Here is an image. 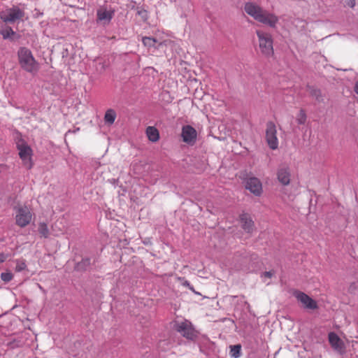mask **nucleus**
Here are the masks:
<instances>
[{
  "label": "nucleus",
  "mask_w": 358,
  "mask_h": 358,
  "mask_svg": "<svg viewBox=\"0 0 358 358\" xmlns=\"http://www.w3.org/2000/svg\"><path fill=\"white\" fill-rule=\"evenodd\" d=\"M329 342L331 348L342 354L345 351V344L339 336L334 332H330L328 335Z\"/></svg>",
  "instance_id": "nucleus-14"
},
{
  "label": "nucleus",
  "mask_w": 358,
  "mask_h": 358,
  "mask_svg": "<svg viewBox=\"0 0 358 358\" xmlns=\"http://www.w3.org/2000/svg\"><path fill=\"white\" fill-rule=\"evenodd\" d=\"M8 257V255L0 252V263L4 262Z\"/></svg>",
  "instance_id": "nucleus-28"
},
{
  "label": "nucleus",
  "mask_w": 358,
  "mask_h": 358,
  "mask_svg": "<svg viewBox=\"0 0 358 358\" xmlns=\"http://www.w3.org/2000/svg\"><path fill=\"white\" fill-rule=\"evenodd\" d=\"M38 232L41 236L48 238L49 236V229L48 225L45 222H40L38 224Z\"/></svg>",
  "instance_id": "nucleus-19"
},
{
  "label": "nucleus",
  "mask_w": 358,
  "mask_h": 358,
  "mask_svg": "<svg viewBox=\"0 0 358 358\" xmlns=\"http://www.w3.org/2000/svg\"><path fill=\"white\" fill-rule=\"evenodd\" d=\"M244 10L258 22L271 28H275L279 22V17L274 13L264 10L259 5L252 2L246 3L244 6Z\"/></svg>",
  "instance_id": "nucleus-1"
},
{
  "label": "nucleus",
  "mask_w": 358,
  "mask_h": 358,
  "mask_svg": "<svg viewBox=\"0 0 358 358\" xmlns=\"http://www.w3.org/2000/svg\"><path fill=\"white\" fill-rule=\"evenodd\" d=\"M307 116L304 110L301 109L296 115V122L299 124H304L306 122Z\"/></svg>",
  "instance_id": "nucleus-20"
},
{
  "label": "nucleus",
  "mask_w": 358,
  "mask_h": 358,
  "mask_svg": "<svg viewBox=\"0 0 358 358\" xmlns=\"http://www.w3.org/2000/svg\"><path fill=\"white\" fill-rule=\"evenodd\" d=\"M276 176L281 185L284 186L289 185L292 176L289 167L285 164L280 165L277 169Z\"/></svg>",
  "instance_id": "nucleus-11"
},
{
  "label": "nucleus",
  "mask_w": 358,
  "mask_h": 358,
  "mask_svg": "<svg viewBox=\"0 0 358 358\" xmlns=\"http://www.w3.org/2000/svg\"><path fill=\"white\" fill-rule=\"evenodd\" d=\"M142 42L145 47L151 48L154 47L157 43V40L152 37H143Z\"/></svg>",
  "instance_id": "nucleus-21"
},
{
  "label": "nucleus",
  "mask_w": 358,
  "mask_h": 358,
  "mask_svg": "<svg viewBox=\"0 0 358 358\" xmlns=\"http://www.w3.org/2000/svg\"><path fill=\"white\" fill-rule=\"evenodd\" d=\"M174 329L187 339L193 340L196 337V332L193 328L192 323L188 320L176 322Z\"/></svg>",
  "instance_id": "nucleus-6"
},
{
  "label": "nucleus",
  "mask_w": 358,
  "mask_h": 358,
  "mask_svg": "<svg viewBox=\"0 0 358 358\" xmlns=\"http://www.w3.org/2000/svg\"><path fill=\"white\" fill-rule=\"evenodd\" d=\"M138 14L142 17H147V12L145 10H138Z\"/></svg>",
  "instance_id": "nucleus-29"
},
{
  "label": "nucleus",
  "mask_w": 358,
  "mask_h": 358,
  "mask_svg": "<svg viewBox=\"0 0 358 358\" xmlns=\"http://www.w3.org/2000/svg\"><path fill=\"white\" fill-rule=\"evenodd\" d=\"M17 148L19 150V155L20 159L22 160L24 164L28 168L31 169L32 167L31 163V153L32 150L31 148L22 143L17 144Z\"/></svg>",
  "instance_id": "nucleus-10"
},
{
  "label": "nucleus",
  "mask_w": 358,
  "mask_h": 358,
  "mask_svg": "<svg viewBox=\"0 0 358 358\" xmlns=\"http://www.w3.org/2000/svg\"><path fill=\"white\" fill-rule=\"evenodd\" d=\"M293 296L302 304L304 308L309 310H316L318 308L317 301L306 293L299 290H294L293 292Z\"/></svg>",
  "instance_id": "nucleus-7"
},
{
  "label": "nucleus",
  "mask_w": 358,
  "mask_h": 358,
  "mask_svg": "<svg viewBox=\"0 0 358 358\" xmlns=\"http://www.w3.org/2000/svg\"><path fill=\"white\" fill-rule=\"evenodd\" d=\"M146 135L149 141L157 142L159 139V132L155 127H148L145 131Z\"/></svg>",
  "instance_id": "nucleus-16"
},
{
  "label": "nucleus",
  "mask_w": 358,
  "mask_h": 358,
  "mask_svg": "<svg viewBox=\"0 0 358 358\" xmlns=\"http://www.w3.org/2000/svg\"><path fill=\"white\" fill-rule=\"evenodd\" d=\"M24 16V12L17 6H13L0 12V18L4 22L13 23L21 20Z\"/></svg>",
  "instance_id": "nucleus-5"
},
{
  "label": "nucleus",
  "mask_w": 358,
  "mask_h": 358,
  "mask_svg": "<svg viewBox=\"0 0 358 358\" xmlns=\"http://www.w3.org/2000/svg\"><path fill=\"white\" fill-rule=\"evenodd\" d=\"M181 136L185 143L193 145L196 141L197 132L192 126L185 125L182 128Z\"/></svg>",
  "instance_id": "nucleus-12"
},
{
  "label": "nucleus",
  "mask_w": 358,
  "mask_h": 358,
  "mask_svg": "<svg viewBox=\"0 0 358 358\" xmlns=\"http://www.w3.org/2000/svg\"><path fill=\"white\" fill-rule=\"evenodd\" d=\"M115 10H107L105 8H99L96 12V21L103 25L108 24L113 17Z\"/></svg>",
  "instance_id": "nucleus-13"
},
{
  "label": "nucleus",
  "mask_w": 358,
  "mask_h": 358,
  "mask_svg": "<svg viewBox=\"0 0 358 358\" xmlns=\"http://www.w3.org/2000/svg\"><path fill=\"white\" fill-rule=\"evenodd\" d=\"M256 34L258 39V46L260 52L266 57H270L273 55V41L271 35L263 30H256Z\"/></svg>",
  "instance_id": "nucleus-3"
},
{
  "label": "nucleus",
  "mask_w": 358,
  "mask_h": 358,
  "mask_svg": "<svg viewBox=\"0 0 358 358\" xmlns=\"http://www.w3.org/2000/svg\"><path fill=\"white\" fill-rule=\"evenodd\" d=\"M273 275V272L272 271H266L262 274L263 277L271 278Z\"/></svg>",
  "instance_id": "nucleus-27"
},
{
  "label": "nucleus",
  "mask_w": 358,
  "mask_h": 358,
  "mask_svg": "<svg viewBox=\"0 0 358 358\" xmlns=\"http://www.w3.org/2000/svg\"><path fill=\"white\" fill-rule=\"evenodd\" d=\"M15 223L20 227H25L32 220V213L30 209L26 206L15 207Z\"/></svg>",
  "instance_id": "nucleus-4"
},
{
  "label": "nucleus",
  "mask_w": 358,
  "mask_h": 358,
  "mask_svg": "<svg viewBox=\"0 0 358 358\" xmlns=\"http://www.w3.org/2000/svg\"><path fill=\"white\" fill-rule=\"evenodd\" d=\"M17 59L20 67L28 73H36L40 69L39 63L34 58L31 51L26 47L19 48Z\"/></svg>",
  "instance_id": "nucleus-2"
},
{
  "label": "nucleus",
  "mask_w": 358,
  "mask_h": 358,
  "mask_svg": "<svg viewBox=\"0 0 358 358\" xmlns=\"http://www.w3.org/2000/svg\"><path fill=\"white\" fill-rule=\"evenodd\" d=\"M355 91L358 94V82L355 85Z\"/></svg>",
  "instance_id": "nucleus-30"
},
{
  "label": "nucleus",
  "mask_w": 358,
  "mask_h": 358,
  "mask_svg": "<svg viewBox=\"0 0 358 358\" xmlns=\"http://www.w3.org/2000/svg\"><path fill=\"white\" fill-rule=\"evenodd\" d=\"M348 6L353 8L355 6V0H345Z\"/></svg>",
  "instance_id": "nucleus-26"
},
{
  "label": "nucleus",
  "mask_w": 358,
  "mask_h": 358,
  "mask_svg": "<svg viewBox=\"0 0 358 358\" xmlns=\"http://www.w3.org/2000/svg\"><path fill=\"white\" fill-rule=\"evenodd\" d=\"M117 114L113 109H108L106 111L104 115V122L108 125H111L115 122Z\"/></svg>",
  "instance_id": "nucleus-17"
},
{
  "label": "nucleus",
  "mask_w": 358,
  "mask_h": 358,
  "mask_svg": "<svg viewBox=\"0 0 358 358\" xmlns=\"http://www.w3.org/2000/svg\"><path fill=\"white\" fill-rule=\"evenodd\" d=\"M0 33L4 39H12L13 36L15 35V32L8 26L2 27L0 30Z\"/></svg>",
  "instance_id": "nucleus-18"
},
{
  "label": "nucleus",
  "mask_w": 358,
  "mask_h": 358,
  "mask_svg": "<svg viewBox=\"0 0 358 358\" xmlns=\"http://www.w3.org/2000/svg\"><path fill=\"white\" fill-rule=\"evenodd\" d=\"M241 347L240 345H236L231 346L230 354H231V357H233L234 358L239 357L241 356Z\"/></svg>",
  "instance_id": "nucleus-23"
},
{
  "label": "nucleus",
  "mask_w": 358,
  "mask_h": 358,
  "mask_svg": "<svg viewBox=\"0 0 358 358\" xmlns=\"http://www.w3.org/2000/svg\"><path fill=\"white\" fill-rule=\"evenodd\" d=\"M266 139L269 148L275 150L278 147V139L277 138V130L275 124L273 122L266 124Z\"/></svg>",
  "instance_id": "nucleus-8"
},
{
  "label": "nucleus",
  "mask_w": 358,
  "mask_h": 358,
  "mask_svg": "<svg viewBox=\"0 0 358 358\" xmlns=\"http://www.w3.org/2000/svg\"><path fill=\"white\" fill-rule=\"evenodd\" d=\"M13 278V275L10 272H4L1 273V279L5 282H10Z\"/></svg>",
  "instance_id": "nucleus-25"
},
{
  "label": "nucleus",
  "mask_w": 358,
  "mask_h": 358,
  "mask_svg": "<svg viewBox=\"0 0 358 358\" xmlns=\"http://www.w3.org/2000/svg\"><path fill=\"white\" fill-rule=\"evenodd\" d=\"M240 221L242 228L248 233H250L254 229V222L250 215L243 213L240 216Z\"/></svg>",
  "instance_id": "nucleus-15"
},
{
  "label": "nucleus",
  "mask_w": 358,
  "mask_h": 358,
  "mask_svg": "<svg viewBox=\"0 0 358 358\" xmlns=\"http://www.w3.org/2000/svg\"><path fill=\"white\" fill-rule=\"evenodd\" d=\"M310 94L314 97L317 101H322V96L321 91L316 88H310Z\"/></svg>",
  "instance_id": "nucleus-22"
},
{
  "label": "nucleus",
  "mask_w": 358,
  "mask_h": 358,
  "mask_svg": "<svg viewBox=\"0 0 358 358\" xmlns=\"http://www.w3.org/2000/svg\"><path fill=\"white\" fill-rule=\"evenodd\" d=\"M245 189L255 196H259L263 192L262 184L260 180L255 176L248 177L245 180Z\"/></svg>",
  "instance_id": "nucleus-9"
},
{
  "label": "nucleus",
  "mask_w": 358,
  "mask_h": 358,
  "mask_svg": "<svg viewBox=\"0 0 358 358\" xmlns=\"http://www.w3.org/2000/svg\"><path fill=\"white\" fill-rule=\"evenodd\" d=\"M16 266H15V271L17 272H20L26 269L27 264L25 263L24 260L22 259H17L15 261Z\"/></svg>",
  "instance_id": "nucleus-24"
}]
</instances>
